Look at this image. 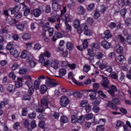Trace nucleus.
<instances>
[{
	"mask_svg": "<svg viewBox=\"0 0 131 131\" xmlns=\"http://www.w3.org/2000/svg\"><path fill=\"white\" fill-rule=\"evenodd\" d=\"M50 102V96H45L41 100V106L43 108H37L36 111L38 113H41L43 112L45 109L48 108V105H49V102Z\"/></svg>",
	"mask_w": 131,
	"mask_h": 131,
	"instance_id": "f257e3e1",
	"label": "nucleus"
},
{
	"mask_svg": "<svg viewBox=\"0 0 131 131\" xmlns=\"http://www.w3.org/2000/svg\"><path fill=\"white\" fill-rule=\"evenodd\" d=\"M25 78L28 79L25 83L29 88V94L32 95L34 92V88H33V83H32L31 77L29 75H26L25 76Z\"/></svg>",
	"mask_w": 131,
	"mask_h": 131,
	"instance_id": "f03ea898",
	"label": "nucleus"
},
{
	"mask_svg": "<svg viewBox=\"0 0 131 131\" xmlns=\"http://www.w3.org/2000/svg\"><path fill=\"white\" fill-rule=\"evenodd\" d=\"M42 12H45V7L40 6L39 8H36L33 10L32 11V14L35 18H38L41 15Z\"/></svg>",
	"mask_w": 131,
	"mask_h": 131,
	"instance_id": "7ed1b4c3",
	"label": "nucleus"
},
{
	"mask_svg": "<svg viewBox=\"0 0 131 131\" xmlns=\"http://www.w3.org/2000/svg\"><path fill=\"white\" fill-rule=\"evenodd\" d=\"M27 62L28 63H29L30 66L31 67V68H34V67H35V66H36V64H37V62H36V59H34L32 55L29 54L28 55V58H27Z\"/></svg>",
	"mask_w": 131,
	"mask_h": 131,
	"instance_id": "20e7f679",
	"label": "nucleus"
},
{
	"mask_svg": "<svg viewBox=\"0 0 131 131\" xmlns=\"http://www.w3.org/2000/svg\"><path fill=\"white\" fill-rule=\"evenodd\" d=\"M49 65L54 69L57 70L59 68V60L56 59H49Z\"/></svg>",
	"mask_w": 131,
	"mask_h": 131,
	"instance_id": "39448f33",
	"label": "nucleus"
},
{
	"mask_svg": "<svg viewBox=\"0 0 131 131\" xmlns=\"http://www.w3.org/2000/svg\"><path fill=\"white\" fill-rule=\"evenodd\" d=\"M21 5L23 6L21 10L24 12V16L25 17L29 16V14H30V8L26 5L25 3H21Z\"/></svg>",
	"mask_w": 131,
	"mask_h": 131,
	"instance_id": "423d86ee",
	"label": "nucleus"
},
{
	"mask_svg": "<svg viewBox=\"0 0 131 131\" xmlns=\"http://www.w3.org/2000/svg\"><path fill=\"white\" fill-rule=\"evenodd\" d=\"M68 104H69V99L66 96H62L60 98V105L62 107H66Z\"/></svg>",
	"mask_w": 131,
	"mask_h": 131,
	"instance_id": "0eeeda50",
	"label": "nucleus"
},
{
	"mask_svg": "<svg viewBox=\"0 0 131 131\" xmlns=\"http://www.w3.org/2000/svg\"><path fill=\"white\" fill-rule=\"evenodd\" d=\"M39 61L42 64H44L45 66H49V64L50 63L49 62L50 59H46V57L42 54L40 55L39 57Z\"/></svg>",
	"mask_w": 131,
	"mask_h": 131,
	"instance_id": "6e6552de",
	"label": "nucleus"
},
{
	"mask_svg": "<svg viewBox=\"0 0 131 131\" xmlns=\"http://www.w3.org/2000/svg\"><path fill=\"white\" fill-rule=\"evenodd\" d=\"M52 9L53 10H54L55 12H58V11H60V8H61V6L59 5V4L57 3L56 0H52Z\"/></svg>",
	"mask_w": 131,
	"mask_h": 131,
	"instance_id": "1a4fd4ad",
	"label": "nucleus"
},
{
	"mask_svg": "<svg viewBox=\"0 0 131 131\" xmlns=\"http://www.w3.org/2000/svg\"><path fill=\"white\" fill-rule=\"evenodd\" d=\"M68 77L69 78H70V79H72L73 82L75 83V84H77V85H83V84L82 83L76 81V79L74 78V77L73 76V74L72 72H70L68 74Z\"/></svg>",
	"mask_w": 131,
	"mask_h": 131,
	"instance_id": "9d476101",
	"label": "nucleus"
},
{
	"mask_svg": "<svg viewBox=\"0 0 131 131\" xmlns=\"http://www.w3.org/2000/svg\"><path fill=\"white\" fill-rule=\"evenodd\" d=\"M88 25H86V24H81L79 26L77 31H78V33H79V34H81V33H82V31H84L85 30H86V29H88Z\"/></svg>",
	"mask_w": 131,
	"mask_h": 131,
	"instance_id": "9b49d317",
	"label": "nucleus"
},
{
	"mask_svg": "<svg viewBox=\"0 0 131 131\" xmlns=\"http://www.w3.org/2000/svg\"><path fill=\"white\" fill-rule=\"evenodd\" d=\"M60 20V16L58 15H56L55 16H53V17H49L48 18V21L49 22H50V23H55L56 21L58 22V21H59Z\"/></svg>",
	"mask_w": 131,
	"mask_h": 131,
	"instance_id": "f8f14e48",
	"label": "nucleus"
},
{
	"mask_svg": "<svg viewBox=\"0 0 131 131\" xmlns=\"http://www.w3.org/2000/svg\"><path fill=\"white\" fill-rule=\"evenodd\" d=\"M103 80L102 83H101V85L104 88V89H109V80L106 77H102Z\"/></svg>",
	"mask_w": 131,
	"mask_h": 131,
	"instance_id": "ddd939ff",
	"label": "nucleus"
},
{
	"mask_svg": "<svg viewBox=\"0 0 131 131\" xmlns=\"http://www.w3.org/2000/svg\"><path fill=\"white\" fill-rule=\"evenodd\" d=\"M46 84L50 88H55V86L57 85V84L54 81V80L50 79L46 80Z\"/></svg>",
	"mask_w": 131,
	"mask_h": 131,
	"instance_id": "4468645a",
	"label": "nucleus"
},
{
	"mask_svg": "<svg viewBox=\"0 0 131 131\" xmlns=\"http://www.w3.org/2000/svg\"><path fill=\"white\" fill-rule=\"evenodd\" d=\"M106 106L110 108H111V109H113V110H118V109H119L118 106L114 104V103L112 102V100L111 101H109L106 104Z\"/></svg>",
	"mask_w": 131,
	"mask_h": 131,
	"instance_id": "2eb2a0df",
	"label": "nucleus"
},
{
	"mask_svg": "<svg viewBox=\"0 0 131 131\" xmlns=\"http://www.w3.org/2000/svg\"><path fill=\"white\" fill-rule=\"evenodd\" d=\"M67 74V71L64 68H61L58 71V77L63 78Z\"/></svg>",
	"mask_w": 131,
	"mask_h": 131,
	"instance_id": "dca6fc26",
	"label": "nucleus"
},
{
	"mask_svg": "<svg viewBox=\"0 0 131 131\" xmlns=\"http://www.w3.org/2000/svg\"><path fill=\"white\" fill-rule=\"evenodd\" d=\"M101 47L106 50H108L111 48V44L107 41H103L101 43Z\"/></svg>",
	"mask_w": 131,
	"mask_h": 131,
	"instance_id": "f3484780",
	"label": "nucleus"
},
{
	"mask_svg": "<svg viewBox=\"0 0 131 131\" xmlns=\"http://www.w3.org/2000/svg\"><path fill=\"white\" fill-rule=\"evenodd\" d=\"M10 54L14 57V58H18L19 57V52L18 50L15 48H12L10 50Z\"/></svg>",
	"mask_w": 131,
	"mask_h": 131,
	"instance_id": "a211bd4d",
	"label": "nucleus"
},
{
	"mask_svg": "<svg viewBox=\"0 0 131 131\" xmlns=\"http://www.w3.org/2000/svg\"><path fill=\"white\" fill-rule=\"evenodd\" d=\"M88 56H89L91 58L89 57L88 58V60H89V61L91 62L92 61H93V60H94V57H93L94 56V50H93V49H88Z\"/></svg>",
	"mask_w": 131,
	"mask_h": 131,
	"instance_id": "6ab92c4d",
	"label": "nucleus"
},
{
	"mask_svg": "<svg viewBox=\"0 0 131 131\" xmlns=\"http://www.w3.org/2000/svg\"><path fill=\"white\" fill-rule=\"evenodd\" d=\"M23 82V79L21 77H17V80L15 82L16 88H21L22 86Z\"/></svg>",
	"mask_w": 131,
	"mask_h": 131,
	"instance_id": "aec40b11",
	"label": "nucleus"
},
{
	"mask_svg": "<svg viewBox=\"0 0 131 131\" xmlns=\"http://www.w3.org/2000/svg\"><path fill=\"white\" fill-rule=\"evenodd\" d=\"M114 49L118 54H123V47L120 46V45L116 46Z\"/></svg>",
	"mask_w": 131,
	"mask_h": 131,
	"instance_id": "412c9836",
	"label": "nucleus"
},
{
	"mask_svg": "<svg viewBox=\"0 0 131 131\" xmlns=\"http://www.w3.org/2000/svg\"><path fill=\"white\" fill-rule=\"evenodd\" d=\"M83 92H86V93H91V92H92L90 95V97L92 100H95V98H96V93H95V91L93 90H84Z\"/></svg>",
	"mask_w": 131,
	"mask_h": 131,
	"instance_id": "4be33fe9",
	"label": "nucleus"
},
{
	"mask_svg": "<svg viewBox=\"0 0 131 131\" xmlns=\"http://www.w3.org/2000/svg\"><path fill=\"white\" fill-rule=\"evenodd\" d=\"M85 12V10L84 9V8H83V7L80 6L78 7L77 14H79V15H83Z\"/></svg>",
	"mask_w": 131,
	"mask_h": 131,
	"instance_id": "5701e85b",
	"label": "nucleus"
},
{
	"mask_svg": "<svg viewBox=\"0 0 131 131\" xmlns=\"http://www.w3.org/2000/svg\"><path fill=\"white\" fill-rule=\"evenodd\" d=\"M84 90L81 92L77 91L74 93V95L76 98H81L82 97V94L86 93V92H83Z\"/></svg>",
	"mask_w": 131,
	"mask_h": 131,
	"instance_id": "b1692460",
	"label": "nucleus"
},
{
	"mask_svg": "<svg viewBox=\"0 0 131 131\" xmlns=\"http://www.w3.org/2000/svg\"><path fill=\"white\" fill-rule=\"evenodd\" d=\"M71 20H72V16L69 14H66L65 15V18L63 19L64 23L70 22Z\"/></svg>",
	"mask_w": 131,
	"mask_h": 131,
	"instance_id": "393cba45",
	"label": "nucleus"
},
{
	"mask_svg": "<svg viewBox=\"0 0 131 131\" xmlns=\"http://www.w3.org/2000/svg\"><path fill=\"white\" fill-rule=\"evenodd\" d=\"M66 47L67 49H68L69 51H72L74 47L73 43H72V42H71V41H68L66 43Z\"/></svg>",
	"mask_w": 131,
	"mask_h": 131,
	"instance_id": "a878e982",
	"label": "nucleus"
},
{
	"mask_svg": "<svg viewBox=\"0 0 131 131\" xmlns=\"http://www.w3.org/2000/svg\"><path fill=\"white\" fill-rule=\"evenodd\" d=\"M94 57L95 59H97V60H101V59L103 58V53L100 52H97L96 53H95Z\"/></svg>",
	"mask_w": 131,
	"mask_h": 131,
	"instance_id": "bb28decb",
	"label": "nucleus"
},
{
	"mask_svg": "<svg viewBox=\"0 0 131 131\" xmlns=\"http://www.w3.org/2000/svg\"><path fill=\"white\" fill-rule=\"evenodd\" d=\"M16 28L18 30H19L20 31H23L25 28V27L23 24H18L16 25Z\"/></svg>",
	"mask_w": 131,
	"mask_h": 131,
	"instance_id": "cd10ccee",
	"label": "nucleus"
},
{
	"mask_svg": "<svg viewBox=\"0 0 131 131\" xmlns=\"http://www.w3.org/2000/svg\"><path fill=\"white\" fill-rule=\"evenodd\" d=\"M105 38L106 39H109V38H111L112 37V35L110 33V31L106 30L104 32Z\"/></svg>",
	"mask_w": 131,
	"mask_h": 131,
	"instance_id": "c85d7f7f",
	"label": "nucleus"
},
{
	"mask_svg": "<svg viewBox=\"0 0 131 131\" xmlns=\"http://www.w3.org/2000/svg\"><path fill=\"white\" fill-rule=\"evenodd\" d=\"M7 90L9 93L15 92V86L13 84H9L7 87Z\"/></svg>",
	"mask_w": 131,
	"mask_h": 131,
	"instance_id": "c756f323",
	"label": "nucleus"
},
{
	"mask_svg": "<svg viewBox=\"0 0 131 131\" xmlns=\"http://www.w3.org/2000/svg\"><path fill=\"white\" fill-rule=\"evenodd\" d=\"M40 93L45 94L48 91V87L46 85H41L40 88Z\"/></svg>",
	"mask_w": 131,
	"mask_h": 131,
	"instance_id": "7c9ffc66",
	"label": "nucleus"
},
{
	"mask_svg": "<svg viewBox=\"0 0 131 131\" xmlns=\"http://www.w3.org/2000/svg\"><path fill=\"white\" fill-rule=\"evenodd\" d=\"M22 38L24 40H27L31 38V36L28 33H25L23 35Z\"/></svg>",
	"mask_w": 131,
	"mask_h": 131,
	"instance_id": "2f4dec72",
	"label": "nucleus"
},
{
	"mask_svg": "<svg viewBox=\"0 0 131 131\" xmlns=\"http://www.w3.org/2000/svg\"><path fill=\"white\" fill-rule=\"evenodd\" d=\"M83 70L84 72H86V73L89 72L90 71V70H91V66H90L88 64H85L83 66Z\"/></svg>",
	"mask_w": 131,
	"mask_h": 131,
	"instance_id": "473e14b6",
	"label": "nucleus"
},
{
	"mask_svg": "<svg viewBox=\"0 0 131 131\" xmlns=\"http://www.w3.org/2000/svg\"><path fill=\"white\" fill-rule=\"evenodd\" d=\"M65 25H66L65 30L66 32H71V30H72L71 26H70L69 24L66 23Z\"/></svg>",
	"mask_w": 131,
	"mask_h": 131,
	"instance_id": "72a5a7b5",
	"label": "nucleus"
},
{
	"mask_svg": "<svg viewBox=\"0 0 131 131\" xmlns=\"http://www.w3.org/2000/svg\"><path fill=\"white\" fill-rule=\"evenodd\" d=\"M74 27L75 28H76L77 30H78V28H79V26H80V23L79 22V20H76L74 21L73 23Z\"/></svg>",
	"mask_w": 131,
	"mask_h": 131,
	"instance_id": "f704fd0d",
	"label": "nucleus"
},
{
	"mask_svg": "<svg viewBox=\"0 0 131 131\" xmlns=\"http://www.w3.org/2000/svg\"><path fill=\"white\" fill-rule=\"evenodd\" d=\"M84 34H85V35L91 36V35L93 34V31L90 29H89V28H88V29L84 31Z\"/></svg>",
	"mask_w": 131,
	"mask_h": 131,
	"instance_id": "c9c22d12",
	"label": "nucleus"
},
{
	"mask_svg": "<svg viewBox=\"0 0 131 131\" xmlns=\"http://www.w3.org/2000/svg\"><path fill=\"white\" fill-rule=\"evenodd\" d=\"M60 121L62 123H67V122H68V118L63 116L60 118Z\"/></svg>",
	"mask_w": 131,
	"mask_h": 131,
	"instance_id": "e433bc0d",
	"label": "nucleus"
},
{
	"mask_svg": "<svg viewBox=\"0 0 131 131\" xmlns=\"http://www.w3.org/2000/svg\"><path fill=\"white\" fill-rule=\"evenodd\" d=\"M77 116L73 115L71 116V121L72 123H76L78 120Z\"/></svg>",
	"mask_w": 131,
	"mask_h": 131,
	"instance_id": "4c0bfd02",
	"label": "nucleus"
},
{
	"mask_svg": "<svg viewBox=\"0 0 131 131\" xmlns=\"http://www.w3.org/2000/svg\"><path fill=\"white\" fill-rule=\"evenodd\" d=\"M112 101L114 105H120V100L118 98H114Z\"/></svg>",
	"mask_w": 131,
	"mask_h": 131,
	"instance_id": "58836bf2",
	"label": "nucleus"
},
{
	"mask_svg": "<svg viewBox=\"0 0 131 131\" xmlns=\"http://www.w3.org/2000/svg\"><path fill=\"white\" fill-rule=\"evenodd\" d=\"M27 50L23 51L20 55V58H21V59H26L27 57Z\"/></svg>",
	"mask_w": 131,
	"mask_h": 131,
	"instance_id": "ea45409f",
	"label": "nucleus"
},
{
	"mask_svg": "<svg viewBox=\"0 0 131 131\" xmlns=\"http://www.w3.org/2000/svg\"><path fill=\"white\" fill-rule=\"evenodd\" d=\"M116 128H119V127H121L122 125H123V122L120 120H117V123L116 124Z\"/></svg>",
	"mask_w": 131,
	"mask_h": 131,
	"instance_id": "a19ab883",
	"label": "nucleus"
},
{
	"mask_svg": "<svg viewBox=\"0 0 131 131\" xmlns=\"http://www.w3.org/2000/svg\"><path fill=\"white\" fill-rule=\"evenodd\" d=\"M14 17L16 19H21V18L23 17V15L21 12H16L14 14Z\"/></svg>",
	"mask_w": 131,
	"mask_h": 131,
	"instance_id": "79ce46f5",
	"label": "nucleus"
},
{
	"mask_svg": "<svg viewBox=\"0 0 131 131\" xmlns=\"http://www.w3.org/2000/svg\"><path fill=\"white\" fill-rule=\"evenodd\" d=\"M75 6V2L74 0H70L69 3L68 4V7L70 9L72 7Z\"/></svg>",
	"mask_w": 131,
	"mask_h": 131,
	"instance_id": "37998d69",
	"label": "nucleus"
},
{
	"mask_svg": "<svg viewBox=\"0 0 131 131\" xmlns=\"http://www.w3.org/2000/svg\"><path fill=\"white\" fill-rule=\"evenodd\" d=\"M9 104V100L7 99L4 101H2L0 103V108H2L4 107L5 105H8Z\"/></svg>",
	"mask_w": 131,
	"mask_h": 131,
	"instance_id": "c03bdc74",
	"label": "nucleus"
},
{
	"mask_svg": "<svg viewBox=\"0 0 131 131\" xmlns=\"http://www.w3.org/2000/svg\"><path fill=\"white\" fill-rule=\"evenodd\" d=\"M24 125H25L26 127H27V128L29 129L28 131H31V129L29 128L30 126L29 124V121H28V120L27 119L25 120Z\"/></svg>",
	"mask_w": 131,
	"mask_h": 131,
	"instance_id": "a18cd8bd",
	"label": "nucleus"
},
{
	"mask_svg": "<svg viewBox=\"0 0 131 131\" xmlns=\"http://www.w3.org/2000/svg\"><path fill=\"white\" fill-rule=\"evenodd\" d=\"M88 103H89L88 100H83L80 103V106L81 107H85L87 106L86 105L88 104Z\"/></svg>",
	"mask_w": 131,
	"mask_h": 131,
	"instance_id": "49530a36",
	"label": "nucleus"
},
{
	"mask_svg": "<svg viewBox=\"0 0 131 131\" xmlns=\"http://www.w3.org/2000/svg\"><path fill=\"white\" fill-rule=\"evenodd\" d=\"M62 27V25L61 24V23L60 22V20L59 21H57V24L55 25V28L56 29V30H59V29H61V27Z\"/></svg>",
	"mask_w": 131,
	"mask_h": 131,
	"instance_id": "de8ad7c7",
	"label": "nucleus"
},
{
	"mask_svg": "<svg viewBox=\"0 0 131 131\" xmlns=\"http://www.w3.org/2000/svg\"><path fill=\"white\" fill-rule=\"evenodd\" d=\"M118 4L121 8H122L125 5V2H124V0H118Z\"/></svg>",
	"mask_w": 131,
	"mask_h": 131,
	"instance_id": "09e8293b",
	"label": "nucleus"
},
{
	"mask_svg": "<svg viewBox=\"0 0 131 131\" xmlns=\"http://www.w3.org/2000/svg\"><path fill=\"white\" fill-rule=\"evenodd\" d=\"M100 110V107L96 105H94L93 106V108H92V111H93V112H95V113H98V112H99Z\"/></svg>",
	"mask_w": 131,
	"mask_h": 131,
	"instance_id": "8fccbe9b",
	"label": "nucleus"
},
{
	"mask_svg": "<svg viewBox=\"0 0 131 131\" xmlns=\"http://www.w3.org/2000/svg\"><path fill=\"white\" fill-rule=\"evenodd\" d=\"M77 122L79 123H83V122H84V116H80L79 118H78Z\"/></svg>",
	"mask_w": 131,
	"mask_h": 131,
	"instance_id": "3c124183",
	"label": "nucleus"
},
{
	"mask_svg": "<svg viewBox=\"0 0 131 131\" xmlns=\"http://www.w3.org/2000/svg\"><path fill=\"white\" fill-rule=\"evenodd\" d=\"M34 87L35 90H39V81L35 80L34 83Z\"/></svg>",
	"mask_w": 131,
	"mask_h": 131,
	"instance_id": "603ef678",
	"label": "nucleus"
},
{
	"mask_svg": "<svg viewBox=\"0 0 131 131\" xmlns=\"http://www.w3.org/2000/svg\"><path fill=\"white\" fill-rule=\"evenodd\" d=\"M83 49H86L89 47V42H88V39H85L82 42Z\"/></svg>",
	"mask_w": 131,
	"mask_h": 131,
	"instance_id": "864d4df0",
	"label": "nucleus"
},
{
	"mask_svg": "<svg viewBox=\"0 0 131 131\" xmlns=\"http://www.w3.org/2000/svg\"><path fill=\"white\" fill-rule=\"evenodd\" d=\"M125 43L126 45H131V36H128L125 40Z\"/></svg>",
	"mask_w": 131,
	"mask_h": 131,
	"instance_id": "5fc2aeb1",
	"label": "nucleus"
},
{
	"mask_svg": "<svg viewBox=\"0 0 131 131\" xmlns=\"http://www.w3.org/2000/svg\"><path fill=\"white\" fill-rule=\"evenodd\" d=\"M120 14L123 18H125V15L126 14V9H123L120 11Z\"/></svg>",
	"mask_w": 131,
	"mask_h": 131,
	"instance_id": "6e6d98bb",
	"label": "nucleus"
},
{
	"mask_svg": "<svg viewBox=\"0 0 131 131\" xmlns=\"http://www.w3.org/2000/svg\"><path fill=\"white\" fill-rule=\"evenodd\" d=\"M68 67L71 70H74L76 68V64L75 63L69 64Z\"/></svg>",
	"mask_w": 131,
	"mask_h": 131,
	"instance_id": "4d7b16f0",
	"label": "nucleus"
},
{
	"mask_svg": "<svg viewBox=\"0 0 131 131\" xmlns=\"http://www.w3.org/2000/svg\"><path fill=\"white\" fill-rule=\"evenodd\" d=\"M41 49V45L39 44H36L34 45V51H39Z\"/></svg>",
	"mask_w": 131,
	"mask_h": 131,
	"instance_id": "13d9d810",
	"label": "nucleus"
},
{
	"mask_svg": "<svg viewBox=\"0 0 131 131\" xmlns=\"http://www.w3.org/2000/svg\"><path fill=\"white\" fill-rule=\"evenodd\" d=\"M9 76L10 78H12L13 80L16 79V75H15V73L14 72H11L9 73Z\"/></svg>",
	"mask_w": 131,
	"mask_h": 131,
	"instance_id": "bf43d9fd",
	"label": "nucleus"
},
{
	"mask_svg": "<svg viewBox=\"0 0 131 131\" xmlns=\"http://www.w3.org/2000/svg\"><path fill=\"white\" fill-rule=\"evenodd\" d=\"M12 48H13V43L12 42H10L7 44L6 49L7 50H9V51H11V50L13 49Z\"/></svg>",
	"mask_w": 131,
	"mask_h": 131,
	"instance_id": "052dcab7",
	"label": "nucleus"
},
{
	"mask_svg": "<svg viewBox=\"0 0 131 131\" xmlns=\"http://www.w3.org/2000/svg\"><path fill=\"white\" fill-rule=\"evenodd\" d=\"M94 117V115L93 114H88L86 116H85V119L86 120H90V119H92Z\"/></svg>",
	"mask_w": 131,
	"mask_h": 131,
	"instance_id": "680f3d73",
	"label": "nucleus"
},
{
	"mask_svg": "<svg viewBox=\"0 0 131 131\" xmlns=\"http://www.w3.org/2000/svg\"><path fill=\"white\" fill-rule=\"evenodd\" d=\"M105 71H107L108 73H111L113 71V69L111 66H106L105 67Z\"/></svg>",
	"mask_w": 131,
	"mask_h": 131,
	"instance_id": "e2e57ef3",
	"label": "nucleus"
},
{
	"mask_svg": "<svg viewBox=\"0 0 131 131\" xmlns=\"http://www.w3.org/2000/svg\"><path fill=\"white\" fill-rule=\"evenodd\" d=\"M48 32L49 33V36H53V34H54V28H49L48 29Z\"/></svg>",
	"mask_w": 131,
	"mask_h": 131,
	"instance_id": "0e129e2a",
	"label": "nucleus"
},
{
	"mask_svg": "<svg viewBox=\"0 0 131 131\" xmlns=\"http://www.w3.org/2000/svg\"><path fill=\"white\" fill-rule=\"evenodd\" d=\"M13 18L10 16H8L6 18V21L9 24H13Z\"/></svg>",
	"mask_w": 131,
	"mask_h": 131,
	"instance_id": "69168bd1",
	"label": "nucleus"
},
{
	"mask_svg": "<svg viewBox=\"0 0 131 131\" xmlns=\"http://www.w3.org/2000/svg\"><path fill=\"white\" fill-rule=\"evenodd\" d=\"M104 125H100L96 127L97 131H104Z\"/></svg>",
	"mask_w": 131,
	"mask_h": 131,
	"instance_id": "338daca9",
	"label": "nucleus"
},
{
	"mask_svg": "<svg viewBox=\"0 0 131 131\" xmlns=\"http://www.w3.org/2000/svg\"><path fill=\"white\" fill-rule=\"evenodd\" d=\"M42 55H44L45 57H47V58H50L51 57V53L48 51H46L43 53L42 54Z\"/></svg>",
	"mask_w": 131,
	"mask_h": 131,
	"instance_id": "774afa93",
	"label": "nucleus"
}]
</instances>
